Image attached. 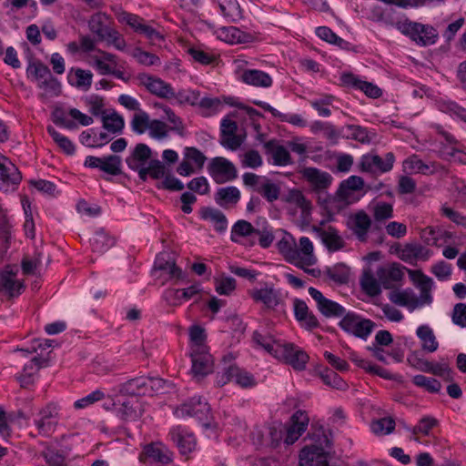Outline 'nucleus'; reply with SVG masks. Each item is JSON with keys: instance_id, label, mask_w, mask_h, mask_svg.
I'll return each mask as SVG.
<instances>
[{"instance_id": "nucleus-1", "label": "nucleus", "mask_w": 466, "mask_h": 466, "mask_svg": "<svg viewBox=\"0 0 466 466\" xmlns=\"http://www.w3.org/2000/svg\"><path fill=\"white\" fill-rule=\"evenodd\" d=\"M408 274L413 284L420 289V297L418 298L412 289H406L392 291L389 296L390 300L395 305L408 308L410 311L430 305L432 302L431 292L434 285L432 279L420 270L408 269Z\"/></svg>"}, {"instance_id": "nucleus-2", "label": "nucleus", "mask_w": 466, "mask_h": 466, "mask_svg": "<svg viewBox=\"0 0 466 466\" xmlns=\"http://www.w3.org/2000/svg\"><path fill=\"white\" fill-rule=\"evenodd\" d=\"M116 16L119 22L127 24L136 33L144 35L152 46L160 45L165 40L159 31L146 24L145 19L137 15L122 11Z\"/></svg>"}, {"instance_id": "nucleus-3", "label": "nucleus", "mask_w": 466, "mask_h": 466, "mask_svg": "<svg viewBox=\"0 0 466 466\" xmlns=\"http://www.w3.org/2000/svg\"><path fill=\"white\" fill-rule=\"evenodd\" d=\"M276 359L290 365L294 370L301 371L306 369L309 355L306 351L293 343L283 342L282 346H277Z\"/></svg>"}, {"instance_id": "nucleus-4", "label": "nucleus", "mask_w": 466, "mask_h": 466, "mask_svg": "<svg viewBox=\"0 0 466 466\" xmlns=\"http://www.w3.org/2000/svg\"><path fill=\"white\" fill-rule=\"evenodd\" d=\"M339 325L346 332L362 339H366L375 327L373 321L363 319L353 312L345 313Z\"/></svg>"}, {"instance_id": "nucleus-5", "label": "nucleus", "mask_w": 466, "mask_h": 466, "mask_svg": "<svg viewBox=\"0 0 466 466\" xmlns=\"http://www.w3.org/2000/svg\"><path fill=\"white\" fill-rule=\"evenodd\" d=\"M313 244L308 237L299 238V248H289L287 253L288 259L296 266L304 268V266L309 267L317 262L313 253Z\"/></svg>"}, {"instance_id": "nucleus-6", "label": "nucleus", "mask_w": 466, "mask_h": 466, "mask_svg": "<svg viewBox=\"0 0 466 466\" xmlns=\"http://www.w3.org/2000/svg\"><path fill=\"white\" fill-rule=\"evenodd\" d=\"M208 172L218 184L234 180L238 177V172L233 163L221 157L211 159L208 165Z\"/></svg>"}, {"instance_id": "nucleus-7", "label": "nucleus", "mask_w": 466, "mask_h": 466, "mask_svg": "<svg viewBox=\"0 0 466 466\" xmlns=\"http://www.w3.org/2000/svg\"><path fill=\"white\" fill-rule=\"evenodd\" d=\"M137 79L140 85L145 86V88L154 96L167 99L176 96L171 85L166 83L159 77L148 74H139Z\"/></svg>"}, {"instance_id": "nucleus-8", "label": "nucleus", "mask_w": 466, "mask_h": 466, "mask_svg": "<svg viewBox=\"0 0 466 466\" xmlns=\"http://www.w3.org/2000/svg\"><path fill=\"white\" fill-rule=\"evenodd\" d=\"M409 268L400 263H390L377 269L376 275L381 286L386 289H393L396 284L402 281L404 270Z\"/></svg>"}, {"instance_id": "nucleus-9", "label": "nucleus", "mask_w": 466, "mask_h": 466, "mask_svg": "<svg viewBox=\"0 0 466 466\" xmlns=\"http://www.w3.org/2000/svg\"><path fill=\"white\" fill-rule=\"evenodd\" d=\"M22 179L18 168L5 157L0 155V189L15 190Z\"/></svg>"}, {"instance_id": "nucleus-10", "label": "nucleus", "mask_w": 466, "mask_h": 466, "mask_svg": "<svg viewBox=\"0 0 466 466\" xmlns=\"http://www.w3.org/2000/svg\"><path fill=\"white\" fill-rule=\"evenodd\" d=\"M122 159L117 155H109L105 157H97L94 156L86 157L85 167L90 168H99L103 172L111 176H118L121 170Z\"/></svg>"}, {"instance_id": "nucleus-11", "label": "nucleus", "mask_w": 466, "mask_h": 466, "mask_svg": "<svg viewBox=\"0 0 466 466\" xmlns=\"http://www.w3.org/2000/svg\"><path fill=\"white\" fill-rule=\"evenodd\" d=\"M347 226L356 238L364 243L368 240V233L371 228L372 221L365 211L360 210L349 217Z\"/></svg>"}, {"instance_id": "nucleus-12", "label": "nucleus", "mask_w": 466, "mask_h": 466, "mask_svg": "<svg viewBox=\"0 0 466 466\" xmlns=\"http://www.w3.org/2000/svg\"><path fill=\"white\" fill-rule=\"evenodd\" d=\"M309 294L316 301L319 311L326 318L341 317L345 314V309L339 303L323 296L317 289L309 288Z\"/></svg>"}, {"instance_id": "nucleus-13", "label": "nucleus", "mask_w": 466, "mask_h": 466, "mask_svg": "<svg viewBox=\"0 0 466 466\" xmlns=\"http://www.w3.org/2000/svg\"><path fill=\"white\" fill-rule=\"evenodd\" d=\"M175 414L177 417L191 416L196 417L199 420H207L210 414V407L208 402L202 401L201 399L193 398L190 401L178 407Z\"/></svg>"}, {"instance_id": "nucleus-14", "label": "nucleus", "mask_w": 466, "mask_h": 466, "mask_svg": "<svg viewBox=\"0 0 466 466\" xmlns=\"http://www.w3.org/2000/svg\"><path fill=\"white\" fill-rule=\"evenodd\" d=\"M394 160V155L390 152L387 153L384 158L378 155L368 154L362 156L360 166L362 171L388 172L392 168Z\"/></svg>"}, {"instance_id": "nucleus-15", "label": "nucleus", "mask_w": 466, "mask_h": 466, "mask_svg": "<svg viewBox=\"0 0 466 466\" xmlns=\"http://www.w3.org/2000/svg\"><path fill=\"white\" fill-rule=\"evenodd\" d=\"M40 419L35 420L38 431L42 435L51 434L56 426V419L58 418L57 405L51 402L43 408L40 412Z\"/></svg>"}, {"instance_id": "nucleus-16", "label": "nucleus", "mask_w": 466, "mask_h": 466, "mask_svg": "<svg viewBox=\"0 0 466 466\" xmlns=\"http://www.w3.org/2000/svg\"><path fill=\"white\" fill-rule=\"evenodd\" d=\"M248 295L255 302L262 303L267 309H275L280 302V294L272 285L264 284L260 289H253Z\"/></svg>"}, {"instance_id": "nucleus-17", "label": "nucleus", "mask_w": 466, "mask_h": 466, "mask_svg": "<svg viewBox=\"0 0 466 466\" xmlns=\"http://www.w3.org/2000/svg\"><path fill=\"white\" fill-rule=\"evenodd\" d=\"M397 255L402 261L413 264L416 260H428L432 251L420 244H406L397 249Z\"/></svg>"}, {"instance_id": "nucleus-18", "label": "nucleus", "mask_w": 466, "mask_h": 466, "mask_svg": "<svg viewBox=\"0 0 466 466\" xmlns=\"http://www.w3.org/2000/svg\"><path fill=\"white\" fill-rule=\"evenodd\" d=\"M291 424L287 429L285 443L293 444L306 431L309 419L303 410H297L290 419Z\"/></svg>"}, {"instance_id": "nucleus-19", "label": "nucleus", "mask_w": 466, "mask_h": 466, "mask_svg": "<svg viewBox=\"0 0 466 466\" xmlns=\"http://www.w3.org/2000/svg\"><path fill=\"white\" fill-rule=\"evenodd\" d=\"M302 176L309 182L312 189L317 192L327 189L332 182L330 174L316 167L304 168Z\"/></svg>"}, {"instance_id": "nucleus-20", "label": "nucleus", "mask_w": 466, "mask_h": 466, "mask_svg": "<svg viewBox=\"0 0 466 466\" xmlns=\"http://www.w3.org/2000/svg\"><path fill=\"white\" fill-rule=\"evenodd\" d=\"M314 229L329 251H338L345 247L344 239L335 228L329 226L325 228H314Z\"/></svg>"}, {"instance_id": "nucleus-21", "label": "nucleus", "mask_w": 466, "mask_h": 466, "mask_svg": "<svg viewBox=\"0 0 466 466\" xmlns=\"http://www.w3.org/2000/svg\"><path fill=\"white\" fill-rule=\"evenodd\" d=\"M341 81L344 86H352L365 93L371 98H378L381 96V89L370 82L362 81L351 73H345L341 76Z\"/></svg>"}, {"instance_id": "nucleus-22", "label": "nucleus", "mask_w": 466, "mask_h": 466, "mask_svg": "<svg viewBox=\"0 0 466 466\" xmlns=\"http://www.w3.org/2000/svg\"><path fill=\"white\" fill-rule=\"evenodd\" d=\"M192 372L195 376H206L212 370V357L207 349L192 350Z\"/></svg>"}, {"instance_id": "nucleus-23", "label": "nucleus", "mask_w": 466, "mask_h": 466, "mask_svg": "<svg viewBox=\"0 0 466 466\" xmlns=\"http://www.w3.org/2000/svg\"><path fill=\"white\" fill-rule=\"evenodd\" d=\"M227 380H234L237 384L244 388L255 385V380L250 373L234 365L229 366L226 370L221 380H218V383L223 385Z\"/></svg>"}, {"instance_id": "nucleus-24", "label": "nucleus", "mask_w": 466, "mask_h": 466, "mask_svg": "<svg viewBox=\"0 0 466 466\" xmlns=\"http://www.w3.org/2000/svg\"><path fill=\"white\" fill-rule=\"evenodd\" d=\"M25 289V284L16 279L12 271H5L0 277V292L14 298L19 296Z\"/></svg>"}, {"instance_id": "nucleus-25", "label": "nucleus", "mask_w": 466, "mask_h": 466, "mask_svg": "<svg viewBox=\"0 0 466 466\" xmlns=\"http://www.w3.org/2000/svg\"><path fill=\"white\" fill-rule=\"evenodd\" d=\"M143 455L154 462L168 464L172 461L173 453L161 442H152L144 447Z\"/></svg>"}, {"instance_id": "nucleus-26", "label": "nucleus", "mask_w": 466, "mask_h": 466, "mask_svg": "<svg viewBox=\"0 0 466 466\" xmlns=\"http://www.w3.org/2000/svg\"><path fill=\"white\" fill-rule=\"evenodd\" d=\"M171 440L177 444L181 454L186 455L191 452L196 447V439L193 434L185 431L180 427L171 430Z\"/></svg>"}, {"instance_id": "nucleus-27", "label": "nucleus", "mask_w": 466, "mask_h": 466, "mask_svg": "<svg viewBox=\"0 0 466 466\" xmlns=\"http://www.w3.org/2000/svg\"><path fill=\"white\" fill-rule=\"evenodd\" d=\"M216 203L223 208L235 207L240 199V191L233 186L218 188L214 195Z\"/></svg>"}, {"instance_id": "nucleus-28", "label": "nucleus", "mask_w": 466, "mask_h": 466, "mask_svg": "<svg viewBox=\"0 0 466 466\" xmlns=\"http://www.w3.org/2000/svg\"><path fill=\"white\" fill-rule=\"evenodd\" d=\"M151 149L147 145L138 143L131 155L126 158V163L129 168L137 169L146 165L151 157Z\"/></svg>"}, {"instance_id": "nucleus-29", "label": "nucleus", "mask_w": 466, "mask_h": 466, "mask_svg": "<svg viewBox=\"0 0 466 466\" xmlns=\"http://www.w3.org/2000/svg\"><path fill=\"white\" fill-rule=\"evenodd\" d=\"M240 79L245 84L257 87H269L273 82L268 74L257 69H245Z\"/></svg>"}, {"instance_id": "nucleus-30", "label": "nucleus", "mask_w": 466, "mask_h": 466, "mask_svg": "<svg viewBox=\"0 0 466 466\" xmlns=\"http://www.w3.org/2000/svg\"><path fill=\"white\" fill-rule=\"evenodd\" d=\"M267 152L271 155L276 166H287L291 164V157L287 148L277 144L274 140L268 141L264 145Z\"/></svg>"}, {"instance_id": "nucleus-31", "label": "nucleus", "mask_w": 466, "mask_h": 466, "mask_svg": "<svg viewBox=\"0 0 466 466\" xmlns=\"http://www.w3.org/2000/svg\"><path fill=\"white\" fill-rule=\"evenodd\" d=\"M120 392L131 396L148 395L147 377H138L127 380L120 386Z\"/></svg>"}, {"instance_id": "nucleus-32", "label": "nucleus", "mask_w": 466, "mask_h": 466, "mask_svg": "<svg viewBox=\"0 0 466 466\" xmlns=\"http://www.w3.org/2000/svg\"><path fill=\"white\" fill-rule=\"evenodd\" d=\"M200 217L212 222L216 230L219 232L224 231L228 227L227 218L219 209L209 207L202 208Z\"/></svg>"}, {"instance_id": "nucleus-33", "label": "nucleus", "mask_w": 466, "mask_h": 466, "mask_svg": "<svg viewBox=\"0 0 466 466\" xmlns=\"http://www.w3.org/2000/svg\"><path fill=\"white\" fill-rule=\"evenodd\" d=\"M101 121L103 127L112 134H120L125 127L123 116L114 109L103 115Z\"/></svg>"}, {"instance_id": "nucleus-34", "label": "nucleus", "mask_w": 466, "mask_h": 466, "mask_svg": "<svg viewBox=\"0 0 466 466\" xmlns=\"http://www.w3.org/2000/svg\"><path fill=\"white\" fill-rule=\"evenodd\" d=\"M316 448L305 447L299 454V466H329L326 457L323 454L315 453Z\"/></svg>"}, {"instance_id": "nucleus-35", "label": "nucleus", "mask_w": 466, "mask_h": 466, "mask_svg": "<svg viewBox=\"0 0 466 466\" xmlns=\"http://www.w3.org/2000/svg\"><path fill=\"white\" fill-rule=\"evenodd\" d=\"M219 8L224 17L232 23L242 18V9L237 0H218Z\"/></svg>"}, {"instance_id": "nucleus-36", "label": "nucleus", "mask_w": 466, "mask_h": 466, "mask_svg": "<svg viewBox=\"0 0 466 466\" xmlns=\"http://www.w3.org/2000/svg\"><path fill=\"white\" fill-rule=\"evenodd\" d=\"M108 21L109 17L103 13L94 14L90 17L88 21L89 30L98 37V40H101L109 29Z\"/></svg>"}, {"instance_id": "nucleus-37", "label": "nucleus", "mask_w": 466, "mask_h": 466, "mask_svg": "<svg viewBox=\"0 0 466 466\" xmlns=\"http://www.w3.org/2000/svg\"><path fill=\"white\" fill-rule=\"evenodd\" d=\"M417 336L421 340V348L423 350L429 352H434L437 350L439 347V343L436 340V337L432 331V329L427 326L422 325L417 329Z\"/></svg>"}, {"instance_id": "nucleus-38", "label": "nucleus", "mask_w": 466, "mask_h": 466, "mask_svg": "<svg viewBox=\"0 0 466 466\" xmlns=\"http://www.w3.org/2000/svg\"><path fill=\"white\" fill-rule=\"evenodd\" d=\"M253 339L258 345L274 357L277 355V346H282L283 344V341L276 339L272 335L268 333L263 334L258 331L253 333Z\"/></svg>"}, {"instance_id": "nucleus-39", "label": "nucleus", "mask_w": 466, "mask_h": 466, "mask_svg": "<svg viewBox=\"0 0 466 466\" xmlns=\"http://www.w3.org/2000/svg\"><path fill=\"white\" fill-rule=\"evenodd\" d=\"M380 283L377 276L375 277L371 271H364L360 279V286L362 290L370 297H376L380 294Z\"/></svg>"}, {"instance_id": "nucleus-40", "label": "nucleus", "mask_w": 466, "mask_h": 466, "mask_svg": "<svg viewBox=\"0 0 466 466\" xmlns=\"http://www.w3.org/2000/svg\"><path fill=\"white\" fill-rule=\"evenodd\" d=\"M118 413L125 420H136L141 416V405L137 400L123 401Z\"/></svg>"}, {"instance_id": "nucleus-41", "label": "nucleus", "mask_w": 466, "mask_h": 466, "mask_svg": "<svg viewBox=\"0 0 466 466\" xmlns=\"http://www.w3.org/2000/svg\"><path fill=\"white\" fill-rule=\"evenodd\" d=\"M438 34L432 26L418 25L413 41L422 46L432 45L436 42Z\"/></svg>"}, {"instance_id": "nucleus-42", "label": "nucleus", "mask_w": 466, "mask_h": 466, "mask_svg": "<svg viewBox=\"0 0 466 466\" xmlns=\"http://www.w3.org/2000/svg\"><path fill=\"white\" fill-rule=\"evenodd\" d=\"M286 201L299 208L304 218H307L310 214L311 203L305 198L300 190H290L286 198Z\"/></svg>"}, {"instance_id": "nucleus-43", "label": "nucleus", "mask_w": 466, "mask_h": 466, "mask_svg": "<svg viewBox=\"0 0 466 466\" xmlns=\"http://www.w3.org/2000/svg\"><path fill=\"white\" fill-rule=\"evenodd\" d=\"M115 245V239L106 232L97 231L91 239V247L94 252L104 253Z\"/></svg>"}, {"instance_id": "nucleus-44", "label": "nucleus", "mask_w": 466, "mask_h": 466, "mask_svg": "<svg viewBox=\"0 0 466 466\" xmlns=\"http://www.w3.org/2000/svg\"><path fill=\"white\" fill-rule=\"evenodd\" d=\"M28 78H32L38 83L50 76L51 72L47 66L40 60H31L26 68Z\"/></svg>"}, {"instance_id": "nucleus-45", "label": "nucleus", "mask_w": 466, "mask_h": 466, "mask_svg": "<svg viewBox=\"0 0 466 466\" xmlns=\"http://www.w3.org/2000/svg\"><path fill=\"white\" fill-rule=\"evenodd\" d=\"M151 120L152 119H150L149 115L146 111L139 110L132 116L130 122L132 131L137 135L144 134L147 130L149 129Z\"/></svg>"}, {"instance_id": "nucleus-46", "label": "nucleus", "mask_w": 466, "mask_h": 466, "mask_svg": "<svg viewBox=\"0 0 466 466\" xmlns=\"http://www.w3.org/2000/svg\"><path fill=\"white\" fill-rule=\"evenodd\" d=\"M373 433L377 435H388L395 429V420L391 417H384L373 420L370 424Z\"/></svg>"}, {"instance_id": "nucleus-47", "label": "nucleus", "mask_w": 466, "mask_h": 466, "mask_svg": "<svg viewBox=\"0 0 466 466\" xmlns=\"http://www.w3.org/2000/svg\"><path fill=\"white\" fill-rule=\"evenodd\" d=\"M255 228L251 223L247 220H238L232 227L231 240L238 242L237 237H249L256 233Z\"/></svg>"}, {"instance_id": "nucleus-48", "label": "nucleus", "mask_w": 466, "mask_h": 466, "mask_svg": "<svg viewBox=\"0 0 466 466\" xmlns=\"http://www.w3.org/2000/svg\"><path fill=\"white\" fill-rule=\"evenodd\" d=\"M258 193L268 202L272 203L279 198L280 187L268 178H266L261 187L258 188Z\"/></svg>"}, {"instance_id": "nucleus-49", "label": "nucleus", "mask_w": 466, "mask_h": 466, "mask_svg": "<svg viewBox=\"0 0 466 466\" xmlns=\"http://www.w3.org/2000/svg\"><path fill=\"white\" fill-rule=\"evenodd\" d=\"M131 56L141 65L146 66L160 65V58L153 53L144 51L140 47L132 50Z\"/></svg>"}, {"instance_id": "nucleus-50", "label": "nucleus", "mask_w": 466, "mask_h": 466, "mask_svg": "<svg viewBox=\"0 0 466 466\" xmlns=\"http://www.w3.org/2000/svg\"><path fill=\"white\" fill-rule=\"evenodd\" d=\"M373 218L376 223H382L393 218V207L387 202H378L373 207Z\"/></svg>"}, {"instance_id": "nucleus-51", "label": "nucleus", "mask_w": 466, "mask_h": 466, "mask_svg": "<svg viewBox=\"0 0 466 466\" xmlns=\"http://www.w3.org/2000/svg\"><path fill=\"white\" fill-rule=\"evenodd\" d=\"M412 382L420 388L425 389L431 393H437L441 389V384L439 380L433 378H428L424 375H416L412 378Z\"/></svg>"}, {"instance_id": "nucleus-52", "label": "nucleus", "mask_w": 466, "mask_h": 466, "mask_svg": "<svg viewBox=\"0 0 466 466\" xmlns=\"http://www.w3.org/2000/svg\"><path fill=\"white\" fill-rule=\"evenodd\" d=\"M189 337L191 340V351L206 350L205 345L206 334L204 329L199 326H192L189 329Z\"/></svg>"}, {"instance_id": "nucleus-53", "label": "nucleus", "mask_w": 466, "mask_h": 466, "mask_svg": "<svg viewBox=\"0 0 466 466\" xmlns=\"http://www.w3.org/2000/svg\"><path fill=\"white\" fill-rule=\"evenodd\" d=\"M320 379L322 381L332 388L341 390L345 388V382L334 370L325 368L319 373Z\"/></svg>"}, {"instance_id": "nucleus-54", "label": "nucleus", "mask_w": 466, "mask_h": 466, "mask_svg": "<svg viewBox=\"0 0 466 466\" xmlns=\"http://www.w3.org/2000/svg\"><path fill=\"white\" fill-rule=\"evenodd\" d=\"M86 104L89 107V112L95 116H101L106 115L107 111L104 108V98L97 95H91L86 98Z\"/></svg>"}, {"instance_id": "nucleus-55", "label": "nucleus", "mask_w": 466, "mask_h": 466, "mask_svg": "<svg viewBox=\"0 0 466 466\" xmlns=\"http://www.w3.org/2000/svg\"><path fill=\"white\" fill-rule=\"evenodd\" d=\"M156 268L159 270L166 271L172 279H184L185 278V274L182 269L177 267L173 261L163 262L158 258L156 262Z\"/></svg>"}, {"instance_id": "nucleus-56", "label": "nucleus", "mask_w": 466, "mask_h": 466, "mask_svg": "<svg viewBox=\"0 0 466 466\" xmlns=\"http://www.w3.org/2000/svg\"><path fill=\"white\" fill-rule=\"evenodd\" d=\"M38 87L50 96H58L61 92L60 82L50 74L37 84Z\"/></svg>"}, {"instance_id": "nucleus-57", "label": "nucleus", "mask_w": 466, "mask_h": 466, "mask_svg": "<svg viewBox=\"0 0 466 466\" xmlns=\"http://www.w3.org/2000/svg\"><path fill=\"white\" fill-rule=\"evenodd\" d=\"M328 277L336 283L344 284L349 279V270L344 265H336L327 270Z\"/></svg>"}, {"instance_id": "nucleus-58", "label": "nucleus", "mask_w": 466, "mask_h": 466, "mask_svg": "<svg viewBox=\"0 0 466 466\" xmlns=\"http://www.w3.org/2000/svg\"><path fill=\"white\" fill-rule=\"evenodd\" d=\"M438 424L436 419L432 417H423L419 421L418 425L415 427L409 429L413 435H417L421 433L423 435H429L431 430Z\"/></svg>"}, {"instance_id": "nucleus-59", "label": "nucleus", "mask_w": 466, "mask_h": 466, "mask_svg": "<svg viewBox=\"0 0 466 466\" xmlns=\"http://www.w3.org/2000/svg\"><path fill=\"white\" fill-rule=\"evenodd\" d=\"M149 135L157 139H162L167 137L168 128L167 125L158 119H152L149 129Z\"/></svg>"}, {"instance_id": "nucleus-60", "label": "nucleus", "mask_w": 466, "mask_h": 466, "mask_svg": "<svg viewBox=\"0 0 466 466\" xmlns=\"http://www.w3.org/2000/svg\"><path fill=\"white\" fill-rule=\"evenodd\" d=\"M333 96H326L323 98L310 101V105L315 108L320 116L328 117L331 115L330 109L328 107L331 104Z\"/></svg>"}, {"instance_id": "nucleus-61", "label": "nucleus", "mask_w": 466, "mask_h": 466, "mask_svg": "<svg viewBox=\"0 0 466 466\" xmlns=\"http://www.w3.org/2000/svg\"><path fill=\"white\" fill-rule=\"evenodd\" d=\"M403 167L405 170H409L416 173L425 174L429 170V167L417 156H411L403 162Z\"/></svg>"}, {"instance_id": "nucleus-62", "label": "nucleus", "mask_w": 466, "mask_h": 466, "mask_svg": "<svg viewBox=\"0 0 466 466\" xmlns=\"http://www.w3.org/2000/svg\"><path fill=\"white\" fill-rule=\"evenodd\" d=\"M426 367H428L426 365ZM424 372H431L436 376L443 377L445 380H452V370L447 365L443 363H431V368H423Z\"/></svg>"}, {"instance_id": "nucleus-63", "label": "nucleus", "mask_w": 466, "mask_h": 466, "mask_svg": "<svg viewBox=\"0 0 466 466\" xmlns=\"http://www.w3.org/2000/svg\"><path fill=\"white\" fill-rule=\"evenodd\" d=\"M185 158L189 162H194L198 169H201L207 160L204 154L196 147H186Z\"/></svg>"}, {"instance_id": "nucleus-64", "label": "nucleus", "mask_w": 466, "mask_h": 466, "mask_svg": "<svg viewBox=\"0 0 466 466\" xmlns=\"http://www.w3.org/2000/svg\"><path fill=\"white\" fill-rule=\"evenodd\" d=\"M76 77V86L84 90H88L92 85L93 74L89 70L77 68L75 71Z\"/></svg>"}]
</instances>
